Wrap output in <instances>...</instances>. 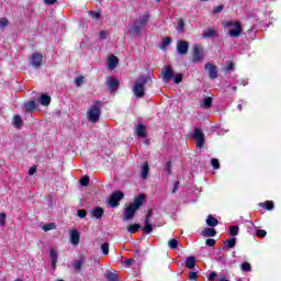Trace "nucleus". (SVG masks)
<instances>
[{"mask_svg": "<svg viewBox=\"0 0 281 281\" xmlns=\"http://www.w3.org/2000/svg\"><path fill=\"white\" fill-rule=\"evenodd\" d=\"M24 108L26 109V113H32L36 109V103L34 101H29L24 104Z\"/></svg>", "mask_w": 281, "mask_h": 281, "instance_id": "nucleus-30", "label": "nucleus"}, {"mask_svg": "<svg viewBox=\"0 0 281 281\" xmlns=\"http://www.w3.org/2000/svg\"><path fill=\"white\" fill-rule=\"evenodd\" d=\"M259 207H266V210L271 212V210H273L274 207L273 201H266L265 203H259Z\"/></svg>", "mask_w": 281, "mask_h": 281, "instance_id": "nucleus-31", "label": "nucleus"}, {"mask_svg": "<svg viewBox=\"0 0 281 281\" xmlns=\"http://www.w3.org/2000/svg\"><path fill=\"white\" fill-rule=\"evenodd\" d=\"M192 137H193V139H195V144H196L198 148H203V146L205 144V134H203V132L201 130L194 128Z\"/></svg>", "mask_w": 281, "mask_h": 281, "instance_id": "nucleus-5", "label": "nucleus"}, {"mask_svg": "<svg viewBox=\"0 0 281 281\" xmlns=\"http://www.w3.org/2000/svg\"><path fill=\"white\" fill-rule=\"evenodd\" d=\"M101 109H102V101H95L93 105H91L88 110V113H87L88 120L93 123L98 122L102 113Z\"/></svg>", "mask_w": 281, "mask_h": 281, "instance_id": "nucleus-4", "label": "nucleus"}, {"mask_svg": "<svg viewBox=\"0 0 281 281\" xmlns=\"http://www.w3.org/2000/svg\"><path fill=\"white\" fill-rule=\"evenodd\" d=\"M90 16H91V19H95V21H98V19H100V12L90 11Z\"/></svg>", "mask_w": 281, "mask_h": 281, "instance_id": "nucleus-50", "label": "nucleus"}, {"mask_svg": "<svg viewBox=\"0 0 281 281\" xmlns=\"http://www.w3.org/2000/svg\"><path fill=\"white\" fill-rule=\"evenodd\" d=\"M234 69V64H228L227 67L225 68V71H232Z\"/></svg>", "mask_w": 281, "mask_h": 281, "instance_id": "nucleus-62", "label": "nucleus"}, {"mask_svg": "<svg viewBox=\"0 0 281 281\" xmlns=\"http://www.w3.org/2000/svg\"><path fill=\"white\" fill-rule=\"evenodd\" d=\"M150 170V167H148L147 162H144L140 170V177L142 179H148V171Z\"/></svg>", "mask_w": 281, "mask_h": 281, "instance_id": "nucleus-22", "label": "nucleus"}, {"mask_svg": "<svg viewBox=\"0 0 281 281\" xmlns=\"http://www.w3.org/2000/svg\"><path fill=\"white\" fill-rule=\"evenodd\" d=\"M258 231V227L254 225V222L249 221L247 226V232L250 234V236H256V232Z\"/></svg>", "mask_w": 281, "mask_h": 281, "instance_id": "nucleus-26", "label": "nucleus"}, {"mask_svg": "<svg viewBox=\"0 0 281 281\" xmlns=\"http://www.w3.org/2000/svg\"><path fill=\"white\" fill-rule=\"evenodd\" d=\"M30 63L33 67H41L43 65V55L35 53L31 56Z\"/></svg>", "mask_w": 281, "mask_h": 281, "instance_id": "nucleus-13", "label": "nucleus"}, {"mask_svg": "<svg viewBox=\"0 0 281 281\" xmlns=\"http://www.w3.org/2000/svg\"><path fill=\"white\" fill-rule=\"evenodd\" d=\"M207 280L210 281L216 280V272H211L207 277Z\"/></svg>", "mask_w": 281, "mask_h": 281, "instance_id": "nucleus-57", "label": "nucleus"}, {"mask_svg": "<svg viewBox=\"0 0 281 281\" xmlns=\"http://www.w3.org/2000/svg\"><path fill=\"white\" fill-rule=\"evenodd\" d=\"M120 63V59H117L116 56L114 55H111L109 58H108V67L109 69H115V67H117V64Z\"/></svg>", "mask_w": 281, "mask_h": 281, "instance_id": "nucleus-17", "label": "nucleus"}, {"mask_svg": "<svg viewBox=\"0 0 281 281\" xmlns=\"http://www.w3.org/2000/svg\"><path fill=\"white\" fill-rule=\"evenodd\" d=\"M139 228H140L139 224H132L127 227V232L130 234H137V232H139Z\"/></svg>", "mask_w": 281, "mask_h": 281, "instance_id": "nucleus-32", "label": "nucleus"}, {"mask_svg": "<svg viewBox=\"0 0 281 281\" xmlns=\"http://www.w3.org/2000/svg\"><path fill=\"white\" fill-rule=\"evenodd\" d=\"M205 69L209 72V78H211V80H215V78H218V69H216V66H214V64L206 63Z\"/></svg>", "mask_w": 281, "mask_h": 281, "instance_id": "nucleus-9", "label": "nucleus"}, {"mask_svg": "<svg viewBox=\"0 0 281 281\" xmlns=\"http://www.w3.org/2000/svg\"><path fill=\"white\" fill-rule=\"evenodd\" d=\"M145 234H153V224H146L143 228Z\"/></svg>", "mask_w": 281, "mask_h": 281, "instance_id": "nucleus-46", "label": "nucleus"}, {"mask_svg": "<svg viewBox=\"0 0 281 281\" xmlns=\"http://www.w3.org/2000/svg\"><path fill=\"white\" fill-rule=\"evenodd\" d=\"M77 216H78L79 218H85V217L87 216V211H85V210H78V211H77Z\"/></svg>", "mask_w": 281, "mask_h": 281, "instance_id": "nucleus-51", "label": "nucleus"}, {"mask_svg": "<svg viewBox=\"0 0 281 281\" xmlns=\"http://www.w3.org/2000/svg\"><path fill=\"white\" fill-rule=\"evenodd\" d=\"M201 60H203V49L194 45L192 63H201Z\"/></svg>", "mask_w": 281, "mask_h": 281, "instance_id": "nucleus-11", "label": "nucleus"}, {"mask_svg": "<svg viewBox=\"0 0 281 281\" xmlns=\"http://www.w3.org/2000/svg\"><path fill=\"white\" fill-rule=\"evenodd\" d=\"M213 99L212 97L204 98L203 102L200 103V106L202 109H210L212 106Z\"/></svg>", "mask_w": 281, "mask_h": 281, "instance_id": "nucleus-23", "label": "nucleus"}, {"mask_svg": "<svg viewBox=\"0 0 281 281\" xmlns=\"http://www.w3.org/2000/svg\"><path fill=\"white\" fill-rule=\"evenodd\" d=\"M223 27L231 29L228 36L231 38H238L243 34V25L238 21H227L223 23Z\"/></svg>", "mask_w": 281, "mask_h": 281, "instance_id": "nucleus-3", "label": "nucleus"}, {"mask_svg": "<svg viewBox=\"0 0 281 281\" xmlns=\"http://www.w3.org/2000/svg\"><path fill=\"white\" fill-rule=\"evenodd\" d=\"M201 235L204 236V237L212 238V237L216 236V229H214V228H204L202 231Z\"/></svg>", "mask_w": 281, "mask_h": 281, "instance_id": "nucleus-19", "label": "nucleus"}, {"mask_svg": "<svg viewBox=\"0 0 281 281\" xmlns=\"http://www.w3.org/2000/svg\"><path fill=\"white\" fill-rule=\"evenodd\" d=\"M169 249H177L179 247V241L177 239H171L168 241Z\"/></svg>", "mask_w": 281, "mask_h": 281, "instance_id": "nucleus-39", "label": "nucleus"}, {"mask_svg": "<svg viewBox=\"0 0 281 281\" xmlns=\"http://www.w3.org/2000/svg\"><path fill=\"white\" fill-rule=\"evenodd\" d=\"M146 85H148V76H140L134 81L132 91L135 98H144L146 95Z\"/></svg>", "mask_w": 281, "mask_h": 281, "instance_id": "nucleus-2", "label": "nucleus"}, {"mask_svg": "<svg viewBox=\"0 0 281 281\" xmlns=\"http://www.w3.org/2000/svg\"><path fill=\"white\" fill-rule=\"evenodd\" d=\"M80 186H82L83 188H87V186H89V176H83L80 179Z\"/></svg>", "mask_w": 281, "mask_h": 281, "instance_id": "nucleus-44", "label": "nucleus"}, {"mask_svg": "<svg viewBox=\"0 0 281 281\" xmlns=\"http://www.w3.org/2000/svg\"><path fill=\"white\" fill-rule=\"evenodd\" d=\"M9 21L7 20V18H1L0 19V30H5V27H8L9 25Z\"/></svg>", "mask_w": 281, "mask_h": 281, "instance_id": "nucleus-40", "label": "nucleus"}, {"mask_svg": "<svg viewBox=\"0 0 281 281\" xmlns=\"http://www.w3.org/2000/svg\"><path fill=\"white\" fill-rule=\"evenodd\" d=\"M142 25L139 24H134L131 26H127V34L128 36H139V34H142Z\"/></svg>", "mask_w": 281, "mask_h": 281, "instance_id": "nucleus-12", "label": "nucleus"}, {"mask_svg": "<svg viewBox=\"0 0 281 281\" xmlns=\"http://www.w3.org/2000/svg\"><path fill=\"white\" fill-rule=\"evenodd\" d=\"M188 49H190V44L187 41L179 40L177 42V53L179 56H186L188 54Z\"/></svg>", "mask_w": 281, "mask_h": 281, "instance_id": "nucleus-7", "label": "nucleus"}, {"mask_svg": "<svg viewBox=\"0 0 281 281\" xmlns=\"http://www.w3.org/2000/svg\"><path fill=\"white\" fill-rule=\"evenodd\" d=\"M75 271H81L82 269V260H75L72 263Z\"/></svg>", "mask_w": 281, "mask_h": 281, "instance_id": "nucleus-34", "label": "nucleus"}, {"mask_svg": "<svg viewBox=\"0 0 281 281\" xmlns=\"http://www.w3.org/2000/svg\"><path fill=\"white\" fill-rule=\"evenodd\" d=\"M42 229L44 232H52V229H56V224L54 223L46 224L42 227Z\"/></svg>", "mask_w": 281, "mask_h": 281, "instance_id": "nucleus-36", "label": "nucleus"}, {"mask_svg": "<svg viewBox=\"0 0 281 281\" xmlns=\"http://www.w3.org/2000/svg\"><path fill=\"white\" fill-rule=\"evenodd\" d=\"M29 175H30V177H32V175H36V167H31L29 169Z\"/></svg>", "mask_w": 281, "mask_h": 281, "instance_id": "nucleus-59", "label": "nucleus"}, {"mask_svg": "<svg viewBox=\"0 0 281 281\" xmlns=\"http://www.w3.org/2000/svg\"><path fill=\"white\" fill-rule=\"evenodd\" d=\"M206 225L209 227H216V225H218V220H216L214 216L209 215L206 217Z\"/></svg>", "mask_w": 281, "mask_h": 281, "instance_id": "nucleus-24", "label": "nucleus"}, {"mask_svg": "<svg viewBox=\"0 0 281 281\" xmlns=\"http://www.w3.org/2000/svg\"><path fill=\"white\" fill-rule=\"evenodd\" d=\"M44 3L46 5H54V3H56V0H44Z\"/></svg>", "mask_w": 281, "mask_h": 281, "instance_id": "nucleus-61", "label": "nucleus"}, {"mask_svg": "<svg viewBox=\"0 0 281 281\" xmlns=\"http://www.w3.org/2000/svg\"><path fill=\"white\" fill-rule=\"evenodd\" d=\"M239 85H243L244 87H247V85H249V81L247 79H241L239 81Z\"/></svg>", "mask_w": 281, "mask_h": 281, "instance_id": "nucleus-63", "label": "nucleus"}, {"mask_svg": "<svg viewBox=\"0 0 281 281\" xmlns=\"http://www.w3.org/2000/svg\"><path fill=\"white\" fill-rule=\"evenodd\" d=\"M148 19H149L148 14L145 13L138 18L136 24H138V25H140V27H143V25L148 24Z\"/></svg>", "mask_w": 281, "mask_h": 281, "instance_id": "nucleus-25", "label": "nucleus"}, {"mask_svg": "<svg viewBox=\"0 0 281 281\" xmlns=\"http://www.w3.org/2000/svg\"><path fill=\"white\" fill-rule=\"evenodd\" d=\"M216 35H217V33H216V31H214V29H209L203 32L204 38H214V36H216Z\"/></svg>", "mask_w": 281, "mask_h": 281, "instance_id": "nucleus-29", "label": "nucleus"}, {"mask_svg": "<svg viewBox=\"0 0 281 281\" xmlns=\"http://www.w3.org/2000/svg\"><path fill=\"white\" fill-rule=\"evenodd\" d=\"M92 215L94 216V218H102V216H104V210L102 207H95L92 211Z\"/></svg>", "mask_w": 281, "mask_h": 281, "instance_id": "nucleus-28", "label": "nucleus"}, {"mask_svg": "<svg viewBox=\"0 0 281 281\" xmlns=\"http://www.w3.org/2000/svg\"><path fill=\"white\" fill-rule=\"evenodd\" d=\"M105 85L112 93L120 89V81H117V79H115L114 77H108Z\"/></svg>", "mask_w": 281, "mask_h": 281, "instance_id": "nucleus-8", "label": "nucleus"}, {"mask_svg": "<svg viewBox=\"0 0 281 281\" xmlns=\"http://www.w3.org/2000/svg\"><path fill=\"white\" fill-rule=\"evenodd\" d=\"M170 43H172L170 37H165L160 44V49H166V47L170 46Z\"/></svg>", "mask_w": 281, "mask_h": 281, "instance_id": "nucleus-33", "label": "nucleus"}, {"mask_svg": "<svg viewBox=\"0 0 281 281\" xmlns=\"http://www.w3.org/2000/svg\"><path fill=\"white\" fill-rule=\"evenodd\" d=\"M214 14H218V12H223V5H217L213 10Z\"/></svg>", "mask_w": 281, "mask_h": 281, "instance_id": "nucleus-55", "label": "nucleus"}, {"mask_svg": "<svg viewBox=\"0 0 281 281\" xmlns=\"http://www.w3.org/2000/svg\"><path fill=\"white\" fill-rule=\"evenodd\" d=\"M255 236H258L259 238H265V236H267V231L257 228Z\"/></svg>", "mask_w": 281, "mask_h": 281, "instance_id": "nucleus-45", "label": "nucleus"}, {"mask_svg": "<svg viewBox=\"0 0 281 281\" xmlns=\"http://www.w3.org/2000/svg\"><path fill=\"white\" fill-rule=\"evenodd\" d=\"M206 245L209 247H214V245H216V240L212 239V238H209V239H206Z\"/></svg>", "mask_w": 281, "mask_h": 281, "instance_id": "nucleus-52", "label": "nucleus"}, {"mask_svg": "<svg viewBox=\"0 0 281 281\" xmlns=\"http://www.w3.org/2000/svg\"><path fill=\"white\" fill-rule=\"evenodd\" d=\"M49 257L52 260V268L56 269V262H58V250L54 247H50Z\"/></svg>", "mask_w": 281, "mask_h": 281, "instance_id": "nucleus-14", "label": "nucleus"}, {"mask_svg": "<svg viewBox=\"0 0 281 281\" xmlns=\"http://www.w3.org/2000/svg\"><path fill=\"white\" fill-rule=\"evenodd\" d=\"M238 232H240V228L238 226H231V229H229L231 236H238Z\"/></svg>", "mask_w": 281, "mask_h": 281, "instance_id": "nucleus-41", "label": "nucleus"}, {"mask_svg": "<svg viewBox=\"0 0 281 281\" xmlns=\"http://www.w3.org/2000/svg\"><path fill=\"white\" fill-rule=\"evenodd\" d=\"M184 27H186V23L183 22V20H179L178 21V27H177L178 34H183Z\"/></svg>", "mask_w": 281, "mask_h": 281, "instance_id": "nucleus-37", "label": "nucleus"}, {"mask_svg": "<svg viewBox=\"0 0 281 281\" xmlns=\"http://www.w3.org/2000/svg\"><path fill=\"white\" fill-rule=\"evenodd\" d=\"M101 251L103 256H109V243L102 244Z\"/></svg>", "mask_w": 281, "mask_h": 281, "instance_id": "nucleus-42", "label": "nucleus"}, {"mask_svg": "<svg viewBox=\"0 0 281 281\" xmlns=\"http://www.w3.org/2000/svg\"><path fill=\"white\" fill-rule=\"evenodd\" d=\"M177 190H179V181H177L175 184H173V188L171 190L172 194H175L177 192Z\"/></svg>", "mask_w": 281, "mask_h": 281, "instance_id": "nucleus-58", "label": "nucleus"}, {"mask_svg": "<svg viewBox=\"0 0 281 281\" xmlns=\"http://www.w3.org/2000/svg\"><path fill=\"white\" fill-rule=\"evenodd\" d=\"M171 166H172V162H170V161H168L166 164V170H167L168 175H170V172H171V170H170Z\"/></svg>", "mask_w": 281, "mask_h": 281, "instance_id": "nucleus-60", "label": "nucleus"}, {"mask_svg": "<svg viewBox=\"0 0 281 281\" xmlns=\"http://www.w3.org/2000/svg\"><path fill=\"white\" fill-rule=\"evenodd\" d=\"M106 36H108L106 31H101V32L99 33V38H101V41L106 40Z\"/></svg>", "mask_w": 281, "mask_h": 281, "instance_id": "nucleus-53", "label": "nucleus"}, {"mask_svg": "<svg viewBox=\"0 0 281 281\" xmlns=\"http://www.w3.org/2000/svg\"><path fill=\"white\" fill-rule=\"evenodd\" d=\"M196 267V258L188 257L186 260V268L187 269H194Z\"/></svg>", "mask_w": 281, "mask_h": 281, "instance_id": "nucleus-20", "label": "nucleus"}, {"mask_svg": "<svg viewBox=\"0 0 281 281\" xmlns=\"http://www.w3.org/2000/svg\"><path fill=\"white\" fill-rule=\"evenodd\" d=\"M75 85H77V87H81V85H85V77H77L75 80Z\"/></svg>", "mask_w": 281, "mask_h": 281, "instance_id": "nucleus-47", "label": "nucleus"}, {"mask_svg": "<svg viewBox=\"0 0 281 281\" xmlns=\"http://www.w3.org/2000/svg\"><path fill=\"white\" fill-rule=\"evenodd\" d=\"M227 249H234L236 247V238L232 237L224 243Z\"/></svg>", "mask_w": 281, "mask_h": 281, "instance_id": "nucleus-27", "label": "nucleus"}, {"mask_svg": "<svg viewBox=\"0 0 281 281\" xmlns=\"http://www.w3.org/2000/svg\"><path fill=\"white\" fill-rule=\"evenodd\" d=\"M5 218H7L5 213H0V225H1V227L5 226Z\"/></svg>", "mask_w": 281, "mask_h": 281, "instance_id": "nucleus-48", "label": "nucleus"}, {"mask_svg": "<svg viewBox=\"0 0 281 281\" xmlns=\"http://www.w3.org/2000/svg\"><path fill=\"white\" fill-rule=\"evenodd\" d=\"M241 271H245L246 273H249L251 271V265L247 261L241 263Z\"/></svg>", "mask_w": 281, "mask_h": 281, "instance_id": "nucleus-35", "label": "nucleus"}, {"mask_svg": "<svg viewBox=\"0 0 281 281\" xmlns=\"http://www.w3.org/2000/svg\"><path fill=\"white\" fill-rule=\"evenodd\" d=\"M175 78V70H172V67L167 66L162 69V81L164 82H169Z\"/></svg>", "mask_w": 281, "mask_h": 281, "instance_id": "nucleus-10", "label": "nucleus"}, {"mask_svg": "<svg viewBox=\"0 0 281 281\" xmlns=\"http://www.w3.org/2000/svg\"><path fill=\"white\" fill-rule=\"evenodd\" d=\"M105 278L108 281H117V274L113 272H108L105 274Z\"/></svg>", "mask_w": 281, "mask_h": 281, "instance_id": "nucleus-38", "label": "nucleus"}, {"mask_svg": "<svg viewBox=\"0 0 281 281\" xmlns=\"http://www.w3.org/2000/svg\"><path fill=\"white\" fill-rule=\"evenodd\" d=\"M182 80H183V75L178 74V75L175 76V83L176 85H179L180 82H182Z\"/></svg>", "mask_w": 281, "mask_h": 281, "instance_id": "nucleus-49", "label": "nucleus"}, {"mask_svg": "<svg viewBox=\"0 0 281 281\" xmlns=\"http://www.w3.org/2000/svg\"><path fill=\"white\" fill-rule=\"evenodd\" d=\"M52 102V98L47 94H42L40 98V104L42 106H49V103Z\"/></svg>", "mask_w": 281, "mask_h": 281, "instance_id": "nucleus-21", "label": "nucleus"}, {"mask_svg": "<svg viewBox=\"0 0 281 281\" xmlns=\"http://www.w3.org/2000/svg\"><path fill=\"white\" fill-rule=\"evenodd\" d=\"M133 262H135V259H126L124 261V267H131V265H133Z\"/></svg>", "mask_w": 281, "mask_h": 281, "instance_id": "nucleus-54", "label": "nucleus"}, {"mask_svg": "<svg viewBox=\"0 0 281 281\" xmlns=\"http://www.w3.org/2000/svg\"><path fill=\"white\" fill-rule=\"evenodd\" d=\"M124 199V193L122 191H116L111 194L109 200L110 207H117L120 205V201Z\"/></svg>", "mask_w": 281, "mask_h": 281, "instance_id": "nucleus-6", "label": "nucleus"}, {"mask_svg": "<svg viewBox=\"0 0 281 281\" xmlns=\"http://www.w3.org/2000/svg\"><path fill=\"white\" fill-rule=\"evenodd\" d=\"M144 201H146V195L139 194L138 196H136L134 199L133 203H131L125 209V211L123 213V221H131V218H134L137 210H139V207H142V205H144Z\"/></svg>", "mask_w": 281, "mask_h": 281, "instance_id": "nucleus-1", "label": "nucleus"}, {"mask_svg": "<svg viewBox=\"0 0 281 281\" xmlns=\"http://www.w3.org/2000/svg\"><path fill=\"white\" fill-rule=\"evenodd\" d=\"M70 243L71 245H80V233L76 229L70 231Z\"/></svg>", "mask_w": 281, "mask_h": 281, "instance_id": "nucleus-15", "label": "nucleus"}, {"mask_svg": "<svg viewBox=\"0 0 281 281\" xmlns=\"http://www.w3.org/2000/svg\"><path fill=\"white\" fill-rule=\"evenodd\" d=\"M211 166H212V168H214V170H218V168H221V164L218 162V159H216V158L211 159Z\"/></svg>", "mask_w": 281, "mask_h": 281, "instance_id": "nucleus-43", "label": "nucleus"}, {"mask_svg": "<svg viewBox=\"0 0 281 281\" xmlns=\"http://www.w3.org/2000/svg\"><path fill=\"white\" fill-rule=\"evenodd\" d=\"M12 124L15 128H21L23 126V119H21V115L15 114Z\"/></svg>", "mask_w": 281, "mask_h": 281, "instance_id": "nucleus-18", "label": "nucleus"}, {"mask_svg": "<svg viewBox=\"0 0 281 281\" xmlns=\"http://www.w3.org/2000/svg\"><path fill=\"white\" fill-rule=\"evenodd\" d=\"M189 280H191V281L196 280V272L191 271V272L189 273Z\"/></svg>", "mask_w": 281, "mask_h": 281, "instance_id": "nucleus-56", "label": "nucleus"}, {"mask_svg": "<svg viewBox=\"0 0 281 281\" xmlns=\"http://www.w3.org/2000/svg\"><path fill=\"white\" fill-rule=\"evenodd\" d=\"M137 137L144 139L146 137V126L144 124H138L135 128Z\"/></svg>", "mask_w": 281, "mask_h": 281, "instance_id": "nucleus-16", "label": "nucleus"}, {"mask_svg": "<svg viewBox=\"0 0 281 281\" xmlns=\"http://www.w3.org/2000/svg\"><path fill=\"white\" fill-rule=\"evenodd\" d=\"M153 217V210L149 209L147 212L146 218H151Z\"/></svg>", "mask_w": 281, "mask_h": 281, "instance_id": "nucleus-64", "label": "nucleus"}]
</instances>
